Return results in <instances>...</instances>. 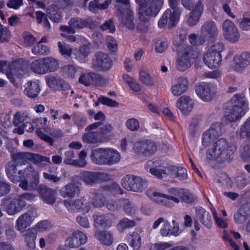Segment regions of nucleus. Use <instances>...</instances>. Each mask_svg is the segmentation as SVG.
I'll use <instances>...</instances> for the list:
<instances>
[{
	"instance_id": "1",
	"label": "nucleus",
	"mask_w": 250,
	"mask_h": 250,
	"mask_svg": "<svg viewBox=\"0 0 250 250\" xmlns=\"http://www.w3.org/2000/svg\"><path fill=\"white\" fill-rule=\"evenodd\" d=\"M247 107L248 103L244 94H235L225 104L227 119L231 122L237 121L245 114Z\"/></svg>"
},
{
	"instance_id": "2",
	"label": "nucleus",
	"mask_w": 250,
	"mask_h": 250,
	"mask_svg": "<svg viewBox=\"0 0 250 250\" xmlns=\"http://www.w3.org/2000/svg\"><path fill=\"white\" fill-rule=\"evenodd\" d=\"M235 146L229 145L225 139H220L214 144L211 148L208 149L206 156L209 161L219 159L221 163H224L230 159V157L236 150Z\"/></svg>"
},
{
	"instance_id": "3",
	"label": "nucleus",
	"mask_w": 250,
	"mask_h": 250,
	"mask_svg": "<svg viewBox=\"0 0 250 250\" xmlns=\"http://www.w3.org/2000/svg\"><path fill=\"white\" fill-rule=\"evenodd\" d=\"M92 161L98 165L112 166L121 160L120 153L110 148H99L92 151L90 155Z\"/></svg>"
},
{
	"instance_id": "4",
	"label": "nucleus",
	"mask_w": 250,
	"mask_h": 250,
	"mask_svg": "<svg viewBox=\"0 0 250 250\" xmlns=\"http://www.w3.org/2000/svg\"><path fill=\"white\" fill-rule=\"evenodd\" d=\"M68 25H62L60 27V30L62 32H65L68 34H73L76 32V30L82 29L88 27L93 28L95 26L93 21L88 19H82L79 17L71 18L68 21Z\"/></svg>"
},
{
	"instance_id": "5",
	"label": "nucleus",
	"mask_w": 250,
	"mask_h": 250,
	"mask_svg": "<svg viewBox=\"0 0 250 250\" xmlns=\"http://www.w3.org/2000/svg\"><path fill=\"white\" fill-rule=\"evenodd\" d=\"M82 180L88 186H92L99 183L107 182L111 180L110 174L99 171H83L81 173Z\"/></svg>"
},
{
	"instance_id": "6",
	"label": "nucleus",
	"mask_w": 250,
	"mask_h": 250,
	"mask_svg": "<svg viewBox=\"0 0 250 250\" xmlns=\"http://www.w3.org/2000/svg\"><path fill=\"white\" fill-rule=\"evenodd\" d=\"M221 123L212 124L209 128L206 131L202 136L201 150L211 144L213 141L222 133L223 127Z\"/></svg>"
},
{
	"instance_id": "7",
	"label": "nucleus",
	"mask_w": 250,
	"mask_h": 250,
	"mask_svg": "<svg viewBox=\"0 0 250 250\" xmlns=\"http://www.w3.org/2000/svg\"><path fill=\"white\" fill-rule=\"evenodd\" d=\"M146 195L158 204L166 206L167 207H171V205L169 200L173 201L176 204L180 203V198L171 193V195L163 194L156 192L154 189L149 188L146 192Z\"/></svg>"
},
{
	"instance_id": "8",
	"label": "nucleus",
	"mask_w": 250,
	"mask_h": 250,
	"mask_svg": "<svg viewBox=\"0 0 250 250\" xmlns=\"http://www.w3.org/2000/svg\"><path fill=\"white\" fill-rule=\"evenodd\" d=\"M113 65L111 58L107 54L99 51L96 52L93 59L92 67L103 71L109 70Z\"/></svg>"
},
{
	"instance_id": "9",
	"label": "nucleus",
	"mask_w": 250,
	"mask_h": 250,
	"mask_svg": "<svg viewBox=\"0 0 250 250\" xmlns=\"http://www.w3.org/2000/svg\"><path fill=\"white\" fill-rule=\"evenodd\" d=\"M193 49L191 46L185 48L182 55L178 57L176 62V68L180 71H185L191 65V61L194 59Z\"/></svg>"
},
{
	"instance_id": "10",
	"label": "nucleus",
	"mask_w": 250,
	"mask_h": 250,
	"mask_svg": "<svg viewBox=\"0 0 250 250\" xmlns=\"http://www.w3.org/2000/svg\"><path fill=\"white\" fill-rule=\"evenodd\" d=\"M223 34L225 39L231 42H236L240 38L238 29L229 20H225L222 25Z\"/></svg>"
},
{
	"instance_id": "11",
	"label": "nucleus",
	"mask_w": 250,
	"mask_h": 250,
	"mask_svg": "<svg viewBox=\"0 0 250 250\" xmlns=\"http://www.w3.org/2000/svg\"><path fill=\"white\" fill-rule=\"evenodd\" d=\"M36 215V211L34 209L29 210L21 215L16 221L17 229L23 232L25 229L31 225Z\"/></svg>"
},
{
	"instance_id": "12",
	"label": "nucleus",
	"mask_w": 250,
	"mask_h": 250,
	"mask_svg": "<svg viewBox=\"0 0 250 250\" xmlns=\"http://www.w3.org/2000/svg\"><path fill=\"white\" fill-rule=\"evenodd\" d=\"M63 203L68 210L71 212L82 210L87 213L90 209L89 203L83 198L72 201L65 200Z\"/></svg>"
},
{
	"instance_id": "13",
	"label": "nucleus",
	"mask_w": 250,
	"mask_h": 250,
	"mask_svg": "<svg viewBox=\"0 0 250 250\" xmlns=\"http://www.w3.org/2000/svg\"><path fill=\"white\" fill-rule=\"evenodd\" d=\"M78 176L71 178V182L68 183L60 190L61 195L63 198H73L78 196L81 192L80 187L75 182Z\"/></svg>"
},
{
	"instance_id": "14",
	"label": "nucleus",
	"mask_w": 250,
	"mask_h": 250,
	"mask_svg": "<svg viewBox=\"0 0 250 250\" xmlns=\"http://www.w3.org/2000/svg\"><path fill=\"white\" fill-rule=\"evenodd\" d=\"M196 91L198 96L206 102L210 101L215 95L213 88L207 83H202L197 86Z\"/></svg>"
},
{
	"instance_id": "15",
	"label": "nucleus",
	"mask_w": 250,
	"mask_h": 250,
	"mask_svg": "<svg viewBox=\"0 0 250 250\" xmlns=\"http://www.w3.org/2000/svg\"><path fill=\"white\" fill-rule=\"evenodd\" d=\"M218 30L214 21H208L205 22L201 28V36L205 39L211 40L218 35Z\"/></svg>"
},
{
	"instance_id": "16",
	"label": "nucleus",
	"mask_w": 250,
	"mask_h": 250,
	"mask_svg": "<svg viewBox=\"0 0 250 250\" xmlns=\"http://www.w3.org/2000/svg\"><path fill=\"white\" fill-rule=\"evenodd\" d=\"M45 80L47 85L54 90L65 91L69 89L68 84L58 76L49 75Z\"/></svg>"
},
{
	"instance_id": "17",
	"label": "nucleus",
	"mask_w": 250,
	"mask_h": 250,
	"mask_svg": "<svg viewBox=\"0 0 250 250\" xmlns=\"http://www.w3.org/2000/svg\"><path fill=\"white\" fill-rule=\"evenodd\" d=\"M233 62L234 70L237 72H241L250 64V53L245 51L235 55L233 58Z\"/></svg>"
},
{
	"instance_id": "18",
	"label": "nucleus",
	"mask_w": 250,
	"mask_h": 250,
	"mask_svg": "<svg viewBox=\"0 0 250 250\" xmlns=\"http://www.w3.org/2000/svg\"><path fill=\"white\" fill-rule=\"evenodd\" d=\"M176 107L180 110L183 115H187L192 110L194 102L189 96L183 95L177 100Z\"/></svg>"
},
{
	"instance_id": "19",
	"label": "nucleus",
	"mask_w": 250,
	"mask_h": 250,
	"mask_svg": "<svg viewBox=\"0 0 250 250\" xmlns=\"http://www.w3.org/2000/svg\"><path fill=\"white\" fill-rule=\"evenodd\" d=\"M87 238L85 234L80 230L74 231L67 240V244L71 248H77L85 244Z\"/></svg>"
},
{
	"instance_id": "20",
	"label": "nucleus",
	"mask_w": 250,
	"mask_h": 250,
	"mask_svg": "<svg viewBox=\"0 0 250 250\" xmlns=\"http://www.w3.org/2000/svg\"><path fill=\"white\" fill-rule=\"evenodd\" d=\"M43 200L47 204L52 205L55 202L56 191L44 185H41L37 188Z\"/></svg>"
},
{
	"instance_id": "21",
	"label": "nucleus",
	"mask_w": 250,
	"mask_h": 250,
	"mask_svg": "<svg viewBox=\"0 0 250 250\" xmlns=\"http://www.w3.org/2000/svg\"><path fill=\"white\" fill-rule=\"evenodd\" d=\"M189 82L187 79L183 77H179L177 83L172 85L170 90L174 96H179L187 91L188 88Z\"/></svg>"
},
{
	"instance_id": "22",
	"label": "nucleus",
	"mask_w": 250,
	"mask_h": 250,
	"mask_svg": "<svg viewBox=\"0 0 250 250\" xmlns=\"http://www.w3.org/2000/svg\"><path fill=\"white\" fill-rule=\"evenodd\" d=\"M159 11L160 10L151 2L145 7V8L139 10V18L141 21L146 22L151 17H155Z\"/></svg>"
},
{
	"instance_id": "23",
	"label": "nucleus",
	"mask_w": 250,
	"mask_h": 250,
	"mask_svg": "<svg viewBox=\"0 0 250 250\" xmlns=\"http://www.w3.org/2000/svg\"><path fill=\"white\" fill-rule=\"evenodd\" d=\"M196 212L197 219L207 228H211L212 222L211 216L209 212L201 207L196 208Z\"/></svg>"
},
{
	"instance_id": "24",
	"label": "nucleus",
	"mask_w": 250,
	"mask_h": 250,
	"mask_svg": "<svg viewBox=\"0 0 250 250\" xmlns=\"http://www.w3.org/2000/svg\"><path fill=\"white\" fill-rule=\"evenodd\" d=\"M170 193L177 196L183 202L191 204L196 200V197L191 193L186 191L183 188H172L169 189Z\"/></svg>"
},
{
	"instance_id": "25",
	"label": "nucleus",
	"mask_w": 250,
	"mask_h": 250,
	"mask_svg": "<svg viewBox=\"0 0 250 250\" xmlns=\"http://www.w3.org/2000/svg\"><path fill=\"white\" fill-rule=\"evenodd\" d=\"M204 62L209 68H214L218 67L221 62L222 56L215 55L208 51L204 55Z\"/></svg>"
},
{
	"instance_id": "26",
	"label": "nucleus",
	"mask_w": 250,
	"mask_h": 250,
	"mask_svg": "<svg viewBox=\"0 0 250 250\" xmlns=\"http://www.w3.org/2000/svg\"><path fill=\"white\" fill-rule=\"evenodd\" d=\"M119 20L122 24L130 30L134 29V15L131 10H127L126 12L119 14Z\"/></svg>"
},
{
	"instance_id": "27",
	"label": "nucleus",
	"mask_w": 250,
	"mask_h": 250,
	"mask_svg": "<svg viewBox=\"0 0 250 250\" xmlns=\"http://www.w3.org/2000/svg\"><path fill=\"white\" fill-rule=\"evenodd\" d=\"M173 227L170 226L169 223L168 221L165 222L163 228L161 229V234L163 236H167L169 235L177 236L180 233L179 227L175 220L172 221Z\"/></svg>"
},
{
	"instance_id": "28",
	"label": "nucleus",
	"mask_w": 250,
	"mask_h": 250,
	"mask_svg": "<svg viewBox=\"0 0 250 250\" xmlns=\"http://www.w3.org/2000/svg\"><path fill=\"white\" fill-rule=\"evenodd\" d=\"M181 13V10L173 11L168 9L164 13L162 18L166 19L168 28H170L175 26L177 22L179 17Z\"/></svg>"
},
{
	"instance_id": "29",
	"label": "nucleus",
	"mask_w": 250,
	"mask_h": 250,
	"mask_svg": "<svg viewBox=\"0 0 250 250\" xmlns=\"http://www.w3.org/2000/svg\"><path fill=\"white\" fill-rule=\"evenodd\" d=\"M17 166L13 162H9L5 165V168L6 173L13 183H18L22 180V176L16 175Z\"/></svg>"
},
{
	"instance_id": "30",
	"label": "nucleus",
	"mask_w": 250,
	"mask_h": 250,
	"mask_svg": "<svg viewBox=\"0 0 250 250\" xmlns=\"http://www.w3.org/2000/svg\"><path fill=\"white\" fill-rule=\"evenodd\" d=\"M41 91V87L38 81L30 82L27 84L24 93L28 97L35 99L38 97Z\"/></svg>"
},
{
	"instance_id": "31",
	"label": "nucleus",
	"mask_w": 250,
	"mask_h": 250,
	"mask_svg": "<svg viewBox=\"0 0 250 250\" xmlns=\"http://www.w3.org/2000/svg\"><path fill=\"white\" fill-rule=\"evenodd\" d=\"M23 235L25 237V241L27 246L31 249L36 247L35 240L37 237V231L34 228H31L24 231Z\"/></svg>"
},
{
	"instance_id": "32",
	"label": "nucleus",
	"mask_w": 250,
	"mask_h": 250,
	"mask_svg": "<svg viewBox=\"0 0 250 250\" xmlns=\"http://www.w3.org/2000/svg\"><path fill=\"white\" fill-rule=\"evenodd\" d=\"M83 141L86 143L96 144L104 142L102 137L100 136V134L96 131H88L85 133L82 136Z\"/></svg>"
},
{
	"instance_id": "33",
	"label": "nucleus",
	"mask_w": 250,
	"mask_h": 250,
	"mask_svg": "<svg viewBox=\"0 0 250 250\" xmlns=\"http://www.w3.org/2000/svg\"><path fill=\"white\" fill-rule=\"evenodd\" d=\"M75 154L73 151L68 150L64 152L63 162L65 165H70L76 167L82 166L84 164V162L81 160L74 159Z\"/></svg>"
},
{
	"instance_id": "34",
	"label": "nucleus",
	"mask_w": 250,
	"mask_h": 250,
	"mask_svg": "<svg viewBox=\"0 0 250 250\" xmlns=\"http://www.w3.org/2000/svg\"><path fill=\"white\" fill-rule=\"evenodd\" d=\"M95 236L103 245L109 246L113 243V238L109 231H97L95 234Z\"/></svg>"
},
{
	"instance_id": "35",
	"label": "nucleus",
	"mask_w": 250,
	"mask_h": 250,
	"mask_svg": "<svg viewBox=\"0 0 250 250\" xmlns=\"http://www.w3.org/2000/svg\"><path fill=\"white\" fill-rule=\"evenodd\" d=\"M240 157L244 162H250V140L248 139L240 148Z\"/></svg>"
},
{
	"instance_id": "36",
	"label": "nucleus",
	"mask_w": 250,
	"mask_h": 250,
	"mask_svg": "<svg viewBox=\"0 0 250 250\" xmlns=\"http://www.w3.org/2000/svg\"><path fill=\"white\" fill-rule=\"evenodd\" d=\"M47 15L49 18L54 22L59 23L62 21V15L61 11L55 5L51 6L48 9Z\"/></svg>"
},
{
	"instance_id": "37",
	"label": "nucleus",
	"mask_w": 250,
	"mask_h": 250,
	"mask_svg": "<svg viewBox=\"0 0 250 250\" xmlns=\"http://www.w3.org/2000/svg\"><path fill=\"white\" fill-rule=\"evenodd\" d=\"M133 182V192H141L147 187V180L138 176L134 175Z\"/></svg>"
},
{
	"instance_id": "38",
	"label": "nucleus",
	"mask_w": 250,
	"mask_h": 250,
	"mask_svg": "<svg viewBox=\"0 0 250 250\" xmlns=\"http://www.w3.org/2000/svg\"><path fill=\"white\" fill-rule=\"evenodd\" d=\"M45 74L54 72L59 68L58 61L54 58L46 57L43 58Z\"/></svg>"
},
{
	"instance_id": "39",
	"label": "nucleus",
	"mask_w": 250,
	"mask_h": 250,
	"mask_svg": "<svg viewBox=\"0 0 250 250\" xmlns=\"http://www.w3.org/2000/svg\"><path fill=\"white\" fill-rule=\"evenodd\" d=\"M33 72L38 74H45V68L43 58H40L33 61L30 65Z\"/></svg>"
},
{
	"instance_id": "40",
	"label": "nucleus",
	"mask_w": 250,
	"mask_h": 250,
	"mask_svg": "<svg viewBox=\"0 0 250 250\" xmlns=\"http://www.w3.org/2000/svg\"><path fill=\"white\" fill-rule=\"evenodd\" d=\"M93 219L95 223L103 228L110 227L112 224V221L104 215L95 214Z\"/></svg>"
},
{
	"instance_id": "41",
	"label": "nucleus",
	"mask_w": 250,
	"mask_h": 250,
	"mask_svg": "<svg viewBox=\"0 0 250 250\" xmlns=\"http://www.w3.org/2000/svg\"><path fill=\"white\" fill-rule=\"evenodd\" d=\"M140 81L144 84L152 86L154 84V82L146 69L142 67L139 73Z\"/></svg>"
},
{
	"instance_id": "42",
	"label": "nucleus",
	"mask_w": 250,
	"mask_h": 250,
	"mask_svg": "<svg viewBox=\"0 0 250 250\" xmlns=\"http://www.w3.org/2000/svg\"><path fill=\"white\" fill-rule=\"evenodd\" d=\"M28 152H20L12 154L13 161L18 165L25 164L28 161Z\"/></svg>"
},
{
	"instance_id": "43",
	"label": "nucleus",
	"mask_w": 250,
	"mask_h": 250,
	"mask_svg": "<svg viewBox=\"0 0 250 250\" xmlns=\"http://www.w3.org/2000/svg\"><path fill=\"white\" fill-rule=\"evenodd\" d=\"M121 207H123L124 211L128 215H133L136 210L134 205L127 199H121Z\"/></svg>"
},
{
	"instance_id": "44",
	"label": "nucleus",
	"mask_w": 250,
	"mask_h": 250,
	"mask_svg": "<svg viewBox=\"0 0 250 250\" xmlns=\"http://www.w3.org/2000/svg\"><path fill=\"white\" fill-rule=\"evenodd\" d=\"M59 51L62 56L65 58L71 57L72 48L69 45L63 42H58Z\"/></svg>"
},
{
	"instance_id": "45",
	"label": "nucleus",
	"mask_w": 250,
	"mask_h": 250,
	"mask_svg": "<svg viewBox=\"0 0 250 250\" xmlns=\"http://www.w3.org/2000/svg\"><path fill=\"white\" fill-rule=\"evenodd\" d=\"M115 7L119 14L126 12L130 8V0H116Z\"/></svg>"
},
{
	"instance_id": "46",
	"label": "nucleus",
	"mask_w": 250,
	"mask_h": 250,
	"mask_svg": "<svg viewBox=\"0 0 250 250\" xmlns=\"http://www.w3.org/2000/svg\"><path fill=\"white\" fill-rule=\"evenodd\" d=\"M130 239V246L134 250H139L142 244L141 237L137 232H132L129 235Z\"/></svg>"
},
{
	"instance_id": "47",
	"label": "nucleus",
	"mask_w": 250,
	"mask_h": 250,
	"mask_svg": "<svg viewBox=\"0 0 250 250\" xmlns=\"http://www.w3.org/2000/svg\"><path fill=\"white\" fill-rule=\"evenodd\" d=\"M136 225V223L134 220L125 218L119 221L117 227L119 230L123 232L125 229L135 227Z\"/></svg>"
},
{
	"instance_id": "48",
	"label": "nucleus",
	"mask_w": 250,
	"mask_h": 250,
	"mask_svg": "<svg viewBox=\"0 0 250 250\" xmlns=\"http://www.w3.org/2000/svg\"><path fill=\"white\" fill-rule=\"evenodd\" d=\"M146 148L145 146V141L136 142L133 146V151L138 156L146 157Z\"/></svg>"
},
{
	"instance_id": "49",
	"label": "nucleus",
	"mask_w": 250,
	"mask_h": 250,
	"mask_svg": "<svg viewBox=\"0 0 250 250\" xmlns=\"http://www.w3.org/2000/svg\"><path fill=\"white\" fill-rule=\"evenodd\" d=\"M170 170L172 172V174L176 175L180 180H184L188 178L187 170L184 167H171Z\"/></svg>"
},
{
	"instance_id": "50",
	"label": "nucleus",
	"mask_w": 250,
	"mask_h": 250,
	"mask_svg": "<svg viewBox=\"0 0 250 250\" xmlns=\"http://www.w3.org/2000/svg\"><path fill=\"white\" fill-rule=\"evenodd\" d=\"M134 175H126L122 180V185L128 191H132L133 188Z\"/></svg>"
},
{
	"instance_id": "51",
	"label": "nucleus",
	"mask_w": 250,
	"mask_h": 250,
	"mask_svg": "<svg viewBox=\"0 0 250 250\" xmlns=\"http://www.w3.org/2000/svg\"><path fill=\"white\" fill-rule=\"evenodd\" d=\"M100 1H97L94 0L93 1H91L89 3V9L90 11H93L95 8L101 10H104L107 8L109 4L111 3V0H105L103 3L100 2Z\"/></svg>"
},
{
	"instance_id": "52",
	"label": "nucleus",
	"mask_w": 250,
	"mask_h": 250,
	"mask_svg": "<svg viewBox=\"0 0 250 250\" xmlns=\"http://www.w3.org/2000/svg\"><path fill=\"white\" fill-rule=\"evenodd\" d=\"M248 177L247 174L244 173H240L236 177L235 184L238 188L242 189L249 183Z\"/></svg>"
},
{
	"instance_id": "53",
	"label": "nucleus",
	"mask_w": 250,
	"mask_h": 250,
	"mask_svg": "<svg viewBox=\"0 0 250 250\" xmlns=\"http://www.w3.org/2000/svg\"><path fill=\"white\" fill-rule=\"evenodd\" d=\"M94 73H84L79 78V82L85 86H89L94 83Z\"/></svg>"
},
{
	"instance_id": "54",
	"label": "nucleus",
	"mask_w": 250,
	"mask_h": 250,
	"mask_svg": "<svg viewBox=\"0 0 250 250\" xmlns=\"http://www.w3.org/2000/svg\"><path fill=\"white\" fill-rule=\"evenodd\" d=\"M28 161L32 162L35 164H38L41 163L42 162H45L47 163H50V159L47 157H43L40 154H34L28 152Z\"/></svg>"
},
{
	"instance_id": "55",
	"label": "nucleus",
	"mask_w": 250,
	"mask_h": 250,
	"mask_svg": "<svg viewBox=\"0 0 250 250\" xmlns=\"http://www.w3.org/2000/svg\"><path fill=\"white\" fill-rule=\"evenodd\" d=\"M239 135L242 138H247L250 140V117L247 120L242 126Z\"/></svg>"
},
{
	"instance_id": "56",
	"label": "nucleus",
	"mask_w": 250,
	"mask_h": 250,
	"mask_svg": "<svg viewBox=\"0 0 250 250\" xmlns=\"http://www.w3.org/2000/svg\"><path fill=\"white\" fill-rule=\"evenodd\" d=\"M32 53L36 55H44L49 52V50L45 45L38 43L32 49Z\"/></svg>"
},
{
	"instance_id": "57",
	"label": "nucleus",
	"mask_w": 250,
	"mask_h": 250,
	"mask_svg": "<svg viewBox=\"0 0 250 250\" xmlns=\"http://www.w3.org/2000/svg\"><path fill=\"white\" fill-rule=\"evenodd\" d=\"M224 50V45L220 42H214L208 48V51L215 54L221 56V53Z\"/></svg>"
},
{
	"instance_id": "58",
	"label": "nucleus",
	"mask_w": 250,
	"mask_h": 250,
	"mask_svg": "<svg viewBox=\"0 0 250 250\" xmlns=\"http://www.w3.org/2000/svg\"><path fill=\"white\" fill-rule=\"evenodd\" d=\"M35 14L37 17L38 23H42L44 27L48 30L50 29L51 28L50 24L45 14L41 11H37Z\"/></svg>"
},
{
	"instance_id": "59",
	"label": "nucleus",
	"mask_w": 250,
	"mask_h": 250,
	"mask_svg": "<svg viewBox=\"0 0 250 250\" xmlns=\"http://www.w3.org/2000/svg\"><path fill=\"white\" fill-rule=\"evenodd\" d=\"M149 172L159 179H163L167 175L166 169L158 168L157 167L150 168Z\"/></svg>"
},
{
	"instance_id": "60",
	"label": "nucleus",
	"mask_w": 250,
	"mask_h": 250,
	"mask_svg": "<svg viewBox=\"0 0 250 250\" xmlns=\"http://www.w3.org/2000/svg\"><path fill=\"white\" fill-rule=\"evenodd\" d=\"M28 120V117L25 116L24 114L17 112L14 115L13 124L15 126H18V128H20V126H22L25 121Z\"/></svg>"
},
{
	"instance_id": "61",
	"label": "nucleus",
	"mask_w": 250,
	"mask_h": 250,
	"mask_svg": "<svg viewBox=\"0 0 250 250\" xmlns=\"http://www.w3.org/2000/svg\"><path fill=\"white\" fill-rule=\"evenodd\" d=\"M18 174L20 176H22V179L26 176H30L31 175L34 177H38V172L35 170L34 168L31 166L27 167L23 170H20L18 172Z\"/></svg>"
},
{
	"instance_id": "62",
	"label": "nucleus",
	"mask_w": 250,
	"mask_h": 250,
	"mask_svg": "<svg viewBox=\"0 0 250 250\" xmlns=\"http://www.w3.org/2000/svg\"><path fill=\"white\" fill-rule=\"evenodd\" d=\"M146 157L154 154L157 150V146L155 142L151 140H145Z\"/></svg>"
},
{
	"instance_id": "63",
	"label": "nucleus",
	"mask_w": 250,
	"mask_h": 250,
	"mask_svg": "<svg viewBox=\"0 0 250 250\" xmlns=\"http://www.w3.org/2000/svg\"><path fill=\"white\" fill-rule=\"evenodd\" d=\"M126 126L128 129L135 131L138 130L140 128L139 122L135 118H130L126 122Z\"/></svg>"
},
{
	"instance_id": "64",
	"label": "nucleus",
	"mask_w": 250,
	"mask_h": 250,
	"mask_svg": "<svg viewBox=\"0 0 250 250\" xmlns=\"http://www.w3.org/2000/svg\"><path fill=\"white\" fill-rule=\"evenodd\" d=\"M247 214L244 212L243 208L238 209L237 213L234 215V219L238 224H242L246 221Z\"/></svg>"
}]
</instances>
